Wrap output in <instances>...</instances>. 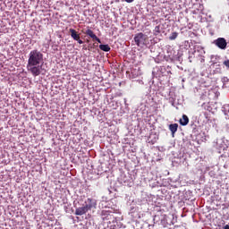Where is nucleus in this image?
<instances>
[{
  "label": "nucleus",
  "instance_id": "6e6552de",
  "mask_svg": "<svg viewBox=\"0 0 229 229\" xmlns=\"http://www.w3.org/2000/svg\"><path fill=\"white\" fill-rule=\"evenodd\" d=\"M69 33H70L72 38H73V40H79L80 34H78V31H76V30L70 29Z\"/></svg>",
  "mask_w": 229,
  "mask_h": 229
},
{
  "label": "nucleus",
  "instance_id": "0eeeda50",
  "mask_svg": "<svg viewBox=\"0 0 229 229\" xmlns=\"http://www.w3.org/2000/svg\"><path fill=\"white\" fill-rule=\"evenodd\" d=\"M42 53H40L38 50H32L30 53V58H42Z\"/></svg>",
  "mask_w": 229,
  "mask_h": 229
},
{
  "label": "nucleus",
  "instance_id": "f3484780",
  "mask_svg": "<svg viewBox=\"0 0 229 229\" xmlns=\"http://www.w3.org/2000/svg\"><path fill=\"white\" fill-rule=\"evenodd\" d=\"M135 0H125L126 3H133Z\"/></svg>",
  "mask_w": 229,
  "mask_h": 229
},
{
  "label": "nucleus",
  "instance_id": "7ed1b4c3",
  "mask_svg": "<svg viewBox=\"0 0 229 229\" xmlns=\"http://www.w3.org/2000/svg\"><path fill=\"white\" fill-rule=\"evenodd\" d=\"M149 41L148 36L142 32H140L135 35L134 42L138 47H144V46H148V42Z\"/></svg>",
  "mask_w": 229,
  "mask_h": 229
},
{
  "label": "nucleus",
  "instance_id": "6ab92c4d",
  "mask_svg": "<svg viewBox=\"0 0 229 229\" xmlns=\"http://www.w3.org/2000/svg\"><path fill=\"white\" fill-rule=\"evenodd\" d=\"M132 78H135V76H132Z\"/></svg>",
  "mask_w": 229,
  "mask_h": 229
},
{
  "label": "nucleus",
  "instance_id": "f257e3e1",
  "mask_svg": "<svg viewBox=\"0 0 229 229\" xmlns=\"http://www.w3.org/2000/svg\"><path fill=\"white\" fill-rule=\"evenodd\" d=\"M28 70L33 74V76H38L40 74V69L42 67V59L40 58H29Z\"/></svg>",
  "mask_w": 229,
  "mask_h": 229
},
{
  "label": "nucleus",
  "instance_id": "f8f14e48",
  "mask_svg": "<svg viewBox=\"0 0 229 229\" xmlns=\"http://www.w3.org/2000/svg\"><path fill=\"white\" fill-rule=\"evenodd\" d=\"M160 32H161L160 25L156 26L154 29V35L157 37V36L160 35Z\"/></svg>",
  "mask_w": 229,
  "mask_h": 229
},
{
  "label": "nucleus",
  "instance_id": "f03ea898",
  "mask_svg": "<svg viewBox=\"0 0 229 229\" xmlns=\"http://www.w3.org/2000/svg\"><path fill=\"white\" fill-rule=\"evenodd\" d=\"M96 200L89 198L85 201V205L83 207L78 208L75 210V216H83L89 212V210H92V208H96Z\"/></svg>",
  "mask_w": 229,
  "mask_h": 229
},
{
  "label": "nucleus",
  "instance_id": "9b49d317",
  "mask_svg": "<svg viewBox=\"0 0 229 229\" xmlns=\"http://www.w3.org/2000/svg\"><path fill=\"white\" fill-rule=\"evenodd\" d=\"M99 49H101V51H105L106 53H108V51H110V46L99 45Z\"/></svg>",
  "mask_w": 229,
  "mask_h": 229
},
{
  "label": "nucleus",
  "instance_id": "a211bd4d",
  "mask_svg": "<svg viewBox=\"0 0 229 229\" xmlns=\"http://www.w3.org/2000/svg\"><path fill=\"white\" fill-rule=\"evenodd\" d=\"M224 229H229V225H225Z\"/></svg>",
  "mask_w": 229,
  "mask_h": 229
},
{
  "label": "nucleus",
  "instance_id": "39448f33",
  "mask_svg": "<svg viewBox=\"0 0 229 229\" xmlns=\"http://www.w3.org/2000/svg\"><path fill=\"white\" fill-rule=\"evenodd\" d=\"M84 33L88 37H90V38H92V40H94L96 42H98V44H101V39H99V38H98V36H96L94 34V31L92 30L88 29Z\"/></svg>",
  "mask_w": 229,
  "mask_h": 229
},
{
  "label": "nucleus",
  "instance_id": "aec40b11",
  "mask_svg": "<svg viewBox=\"0 0 229 229\" xmlns=\"http://www.w3.org/2000/svg\"><path fill=\"white\" fill-rule=\"evenodd\" d=\"M229 2V0H227Z\"/></svg>",
  "mask_w": 229,
  "mask_h": 229
},
{
  "label": "nucleus",
  "instance_id": "423d86ee",
  "mask_svg": "<svg viewBox=\"0 0 229 229\" xmlns=\"http://www.w3.org/2000/svg\"><path fill=\"white\" fill-rule=\"evenodd\" d=\"M102 219L103 221H110V219H114V215H112V212L110 211L103 210Z\"/></svg>",
  "mask_w": 229,
  "mask_h": 229
},
{
  "label": "nucleus",
  "instance_id": "9d476101",
  "mask_svg": "<svg viewBox=\"0 0 229 229\" xmlns=\"http://www.w3.org/2000/svg\"><path fill=\"white\" fill-rule=\"evenodd\" d=\"M169 130L172 132L173 137H174V133L178 131V123H172L169 125Z\"/></svg>",
  "mask_w": 229,
  "mask_h": 229
},
{
  "label": "nucleus",
  "instance_id": "dca6fc26",
  "mask_svg": "<svg viewBox=\"0 0 229 229\" xmlns=\"http://www.w3.org/2000/svg\"><path fill=\"white\" fill-rule=\"evenodd\" d=\"M75 41L78 42V44H83V40H81V38H79V39H77Z\"/></svg>",
  "mask_w": 229,
  "mask_h": 229
},
{
  "label": "nucleus",
  "instance_id": "20e7f679",
  "mask_svg": "<svg viewBox=\"0 0 229 229\" xmlns=\"http://www.w3.org/2000/svg\"><path fill=\"white\" fill-rule=\"evenodd\" d=\"M213 44L216 46L219 49H226V47L228 46V42H226V39L225 38H218L213 41Z\"/></svg>",
  "mask_w": 229,
  "mask_h": 229
},
{
  "label": "nucleus",
  "instance_id": "2eb2a0df",
  "mask_svg": "<svg viewBox=\"0 0 229 229\" xmlns=\"http://www.w3.org/2000/svg\"><path fill=\"white\" fill-rule=\"evenodd\" d=\"M224 65H225V67H228L229 68V59L225 60L224 62Z\"/></svg>",
  "mask_w": 229,
  "mask_h": 229
},
{
  "label": "nucleus",
  "instance_id": "ddd939ff",
  "mask_svg": "<svg viewBox=\"0 0 229 229\" xmlns=\"http://www.w3.org/2000/svg\"><path fill=\"white\" fill-rule=\"evenodd\" d=\"M176 38H178V32H173L169 37V40H176Z\"/></svg>",
  "mask_w": 229,
  "mask_h": 229
},
{
  "label": "nucleus",
  "instance_id": "4468645a",
  "mask_svg": "<svg viewBox=\"0 0 229 229\" xmlns=\"http://www.w3.org/2000/svg\"><path fill=\"white\" fill-rule=\"evenodd\" d=\"M154 60L156 64H162V62H164V59H160V58H155Z\"/></svg>",
  "mask_w": 229,
  "mask_h": 229
},
{
  "label": "nucleus",
  "instance_id": "1a4fd4ad",
  "mask_svg": "<svg viewBox=\"0 0 229 229\" xmlns=\"http://www.w3.org/2000/svg\"><path fill=\"white\" fill-rule=\"evenodd\" d=\"M181 126H187L189 124V116L182 114V118L179 121Z\"/></svg>",
  "mask_w": 229,
  "mask_h": 229
}]
</instances>
